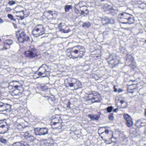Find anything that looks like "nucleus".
<instances>
[{
	"instance_id": "obj_34",
	"label": "nucleus",
	"mask_w": 146,
	"mask_h": 146,
	"mask_svg": "<svg viewBox=\"0 0 146 146\" xmlns=\"http://www.w3.org/2000/svg\"><path fill=\"white\" fill-rule=\"evenodd\" d=\"M146 7V4L144 3H140L139 6V7L142 9H143Z\"/></svg>"
},
{
	"instance_id": "obj_32",
	"label": "nucleus",
	"mask_w": 146,
	"mask_h": 146,
	"mask_svg": "<svg viewBox=\"0 0 146 146\" xmlns=\"http://www.w3.org/2000/svg\"><path fill=\"white\" fill-rule=\"evenodd\" d=\"M21 144L20 146H30L27 143L23 141H21Z\"/></svg>"
},
{
	"instance_id": "obj_55",
	"label": "nucleus",
	"mask_w": 146,
	"mask_h": 146,
	"mask_svg": "<svg viewBox=\"0 0 146 146\" xmlns=\"http://www.w3.org/2000/svg\"><path fill=\"white\" fill-rule=\"evenodd\" d=\"M3 22V20L1 18H0V23H2Z\"/></svg>"
},
{
	"instance_id": "obj_2",
	"label": "nucleus",
	"mask_w": 146,
	"mask_h": 146,
	"mask_svg": "<svg viewBox=\"0 0 146 146\" xmlns=\"http://www.w3.org/2000/svg\"><path fill=\"white\" fill-rule=\"evenodd\" d=\"M64 82L67 88L71 87L72 90H77L82 87L80 81L74 78H66L64 80Z\"/></svg>"
},
{
	"instance_id": "obj_29",
	"label": "nucleus",
	"mask_w": 146,
	"mask_h": 146,
	"mask_svg": "<svg viewBox=\"0 0 146 146\" xmlns=\"http://www.w3.org/2000/svg\"><path fill=\"white\" fill-rule=\"evenodd\" d=\"M113 108V106H111L108 107L106 108V110L108 112L110 113L112 111Z\"/></svg>"
},
{
	"instance_id": "obj_9",
	"label": "nucleus",
	"mask_w": 146,
	"mask_h": 146,
	"mask_svg": "<svg viewBox=\"0 0 146 146\" xmlns=\"http://www.w3.org/2000/svg\"><path fill=\"white\" fill-rule=\"evenodd\" d=\"M123 117L126 121L127 125L129 127H131L133 124V122L130 116L127 114H125L123 115Z\"/></svg>"
},
{
	"instance_id": "obj_11",
	"label": "nucleus",
	"mask_w": 146,
	"mask_h": 146,
	"mask_svg": "<svg viewBox=\"0 0 146 146\" xmlns=\"http://www.w3.org/2000/svg\"><path fill=\"white\" fill-rule=\"evenodd\" d=\"M146 125V120L141 119L138 120L135 122V125L137 127H142Z\"/></svg>"
},
{
	"instance_id": "obj_1",
	"label": "nucleus",
	"mask_w": 146,
	"mask_h": 146,
	"mask_svg": "<svg viewBox=\"0 0 146 146\" xmlns=\"http://www.w3.org/2000/svg\"><path fill=\"white\" fill-rule=\"evenodd\" d=\"M73 49L70 52V58L75 59L78 58H82L84 56L85 49L84 46L78 45L74 46Z\"/></svg>"
},
{
	"instance_id": "obj_58",
	"label": "nucleus",
	"mask_w": 146,
	"mask_h": 146,
	"mask_svg": "<svg viewBox=\"0 0 146 146\" xmlns=\"http://www.w3.org/2000/svg\"><path fill=\"white\" fill-rule=\"evenodd\" d=\"M110 9L111 10H113V7H111L110 8Z\"/></svg>"
},
{
	"instance_id": "obj_56",
	"label": "nucleus",
	"mask_w": 146,
	"mask_h": 146,
	"mask_svg": "<svg viewBox=\"0 0 146 146\" xmlns=\"http://www.w3.org/2000/svg\"><path fill=\"white\" fill-rule=\"evenodd\" d=\"M75 12L76 13H78V12H77V11L78 12V9H75Z\"/></svg>"
},
{
	"instance_id": "obj_22",
	"label": "nucleus",
	"mask_w": 146,
	"mask_h": 146,
	"mask_svg": "<svg viewBox=\"0 0 146 146\" xmlns=\"http://www.w3.org/2000/svg\"><path fill=\"white\" fill-rule=\"evenodd\" d=\"M41 68H43L44 71H46V72H49L50 70L48 69V66L46 64H43L39 68L38 70H39Z\"/></svg>"
},
{
	"instance_id": "obj_57",
	"label": "nucleus",
	"mask_w": 146,
	"mask_h": 146,
	"mask_svg": "<svg viewBox=\"0 0 146 146\" xmlns=\"http://www.w3.org/2000/svg\"><path fill=\"white\" fill-rule=\"evenodd\" d=\"M14 28H15V29H16V28H17V26L16 25H14Z\"/></svg>"
},
{
	"instance_id": "obj_31",
	"label": "nucleus",
	"mask_w": 146,
	"mask_h": 146,
	"mask_svg": "<svg viewBox=\"0 0 146 146\" xmlns=\"http://www.w3.org/2000/svg\"><path fill=\"white\" fill-rule=\"evenodd\" d=\"M100 94L98 93V92H93V100H94V99L96 98L97 97V96L98 95H99Z\"/></svg>"
},
{
	"instance_id": "obj_54",
	"label": "nucleus",
	"mask_w": 146,
	"mask_h": 146,
	"mask_svg": "<svg viewBox=\"0 0 146 146\" xmlns=\"http://www.w3.org/2000/svg\"><path fill=\"white\" fill-rule=\"evenodd\" d=\"M144 114L145 116L146 117V108L145 109L144 111Z\"/></svg>"
},
{
	"instance_id": "obj_62",
	"label": "nucleus",
	"mask_w": 146,
	"mask_h": 146,
	"mask_svg": "<svg viewBox=\"0 0 146 146\" xmlns=\"http://www.w3.org/2000/svg\"><path fill=\"white\" fill-rule=\"evenodd\" d=\"M129 65L130 66H131V65H130V64H129Z\"/></svg>"
},
{
	"instance_id": "obj_60",
	"label": "nucleus",
	"mask_w": 146,
	"mask_h": 146,
	"mask_svg": "<svg viewBox=\"0 0 146 146\" xmlns=\"http://www.w3.org/2000/svg\"><path fill=\"white\" fill-rule=\"evenodd\" d=\"M144 43H146V39L145 40Z\"/></svg>"
},
{
	"instance_id": "obj_27",
	"label": "nucleus",
	"mask_w": 146,
	"mask_h": 146,
	"mask_svg": "<svg viewBox=\"0 0 146 146\" xmlns=\"http://www.w3.org/2000/svg\"><path fill=\"white\" fill-rule=\"evenodd\" d=\"M88 94V100H91L92 102V101L93 100V92H92L91 93H89Z\"/></svg>"
},
{
	"instance_id": "obj_3",
	"label": "nucleus",
	"mask_w": 146,
	"mask_h": 146,
	"mask_svg": "<svg viewBox=\"0 0 146 146\" xmlns=\"http://www.w3.org/2000/svg\"><path fill=\"white\" fill-rule=\"evenodd\" d=\"M118 17L121 21H124L121 22V23L122 24L131 25L133 24L134 22V18L133 15L124 12L119 14Z\"/></svg>"
},
{
	"instance_id": "obj_50",
	"label": "nucleus",
	"mask_w": 146,
	"mask_h": 146,
	"mask_svg": "<svg viewBox=\"0 0 146 146\" xmlns=\"http://www.w3.org/2000/svg\"><path fill=\"white\" fill-rule=\"evenodd\" d=\"M58 121L57 122H53V124L54 125H55L56 124V123H58Z\"/></svg>"
},
{
	"instance_id": "obj_24",
	"label": "nucleus",
	"mask_w": 146,
	"mask_h": 146,
	"mask_svg": "<svg viewBox=\"0 0 146 146\" xmlns=\"http://www.w3.org/2000/svg\"><path fill=\"white\" fill-rule=\"evenodd\" d=\"M73 7L71 5H66L64 7L65 11L66 12H68L69 11L70 9H71Z\"/></svg>"
},
{
	"instance_id": "obj_47",
	"label": "nucleus",
	"mask_w": 146,
	"mask_h": 146,
	"mask_svg": "<svg viewBox=\"0 0 146 146\" xmlns=\"http://www.w3.org/2000/svg\"><path fill=\"white\" fill-rule=\"evenodd\" d=\"M104 132L106 133V134H108L109 132V131L108 129H106L104 131Z\"/></svg>"
},
{
	"instance_id": "obj_16",
	"label": "nucleus",
	"mask_w": 146,
	"mask_h": 146,
	"mask_svg": "<svg viewBox=\"0 0 146 146\" xmlns=\"http://www.w3.org/2000/svg\"><path fill=\"white\" fill-rule=\"evenodd\" d=\"M88 117L90 118L91 120H97L100 118V115H92L91 114H89Z\"/></svg>"
},
{
	"instance_id": "obj_52",
	"label": "nucleus",
	"mask_w": 146,
	"mask_h": 146,
	"mask_svg": "<svg viewBox=\"0 0 146 146\" xmlns=\"http://www.w3.org/2000/svg\"><path fill=\"white\" fill-rule=\"evenodd\" d=\"M85 11H87V12L86 13V15H88V11L87 9H86L85 10Z\"/></svg>"
},
{
	"instance_id": "obj_61",
	"label": "nucleus",
	"mask_w": 146,
	"mask_h": 146,
	"mask_svg": "<svg viewBox=\"0 0 146 146\" xmlns=\"http://www.w3.org/2000/svg\"><path fill=\"white\" fill-rule=\"evenodd\" d=\"M101 138L102 139H103V137L101 136Z\"/></svg>"
},
{
	"instance_id": "obj_6",
	"label": "nucleus",
	"mask_w": 146,
	"mask_h": 146,
	"mask_svg": "<svg viewBox=\"0 0 146 146\" xmlns=\"http://www.w3.org/2000/svg\"><path fill=\"white\" fill-rule=\"evenodd\" d=\"M17 38L20 43H23L29 40V38L24 31H18L16 33Z\"/></svg>"
},
{
	"instance_id": "obj_12",
	"label": "nucleus",
	"mask_w": 146,
	"mask_h": 146,
	"mask_svg": "<svg viewBox=\"0 0 146 146\" xmlns=\"http://www.w3.org/2000/svg\"><path fill=\"white\" fill-rule=\"evenodd\" d=\"M22 89H15L11 91V94L12 96H19L21 94L22 92L21 90Z\"/></svg>"
},
{
	"instance_id": "obj_7",
	"label": "nucleus",
	"mask_w": 146,
	"mask_h": 146,
	"mask_svg": "<svg viewBox=\"0 0 146 146\" xmlns=\"http://www.w3.org/2000/svg\"><path fill=\"white\" fill-rule=\"evenodd\" d=\"M24 54L26 57L29 58L35 57L38 56L37 54V50L34 47L30 48L29 50L26 51Z\"/></svg>"
},
{
	"instance_id": "obj_18",
	"label": "nucleus",
	"mask_w": 146,
	"mask_h": 146,
	"mask_svg": "<svg viewBox=\"0 0 146 146\" xmlns=\"http://www.w3.org/2000/svg\"><path fill=\"white\" fill-rule=\"evenodd\" d=\"M40 131V128L38 127L35 128L34 129V131L35 134L36 136L42 135L41 132Z\"/></svg>"
},
{
	"instance_id": "obj_37",
	"label": "nucleus",
	"mask_w": 146,
	"mask_h": 146,
	"mask_svg": "<svg viewBox=\"0 0 146 146\" xmlns=\"http://www.w3.org/2000/svg\"><path fill=\"white\" fill-rule=\"evenodd\" d=\"M7 17H8L12 20H15V19H14L12 15L11 14H8L7 15Z\"/></svg>"
},
{
	"instance_id": "obj_4",
	"label": "nucleus",
	"mask_w": 146,
	"mask_h": 146,
	"mask_svg": "<svg viewBox=\"0 0 146 146\" xmlns=\"http://www.w3.org/2000/svg\"><path fill=\"white\" fill-rule=\"evenodd\" d=\"M45 29L43 26L39 24L36 25L32 31V34L35 37H38L45 33Z\"/></svg>"
},
{
	"instance_id": "obj_53",
	"label": "nucleus",
	"mask_w": 146,
	"mask_h": 146,
	"mask_svg": "<svg viewBox=\"0 0 146 146\" xmlns=\"http://www.w3.org/2000/svg\"><path fill=\"white\" fill-rule=\"evenodd\" d=\"M104 141V142L106 143L109 144L110 143H108L107 142V140H105V139H103Z\"/></svg>"
},
{
	"instance_id": "obj_40",
	"label": "nucleus",
	"mask_w": 146,
	"mask_h": 146,
	"mask_svg": "<svg viewBox=\"0 0 146 146\" xmlns=\"http://www.w3.org/2000/svg\"><path fill=\"white\" fill-rule=\"evenodd\" d=\"M8 88L9 90H11V89H14V88H15L13 87V85H10L8 87Z\"/></svg>"
},
{
	"instance_id": "obj_35",
	"label": "nucleus",
	"mask_w": 146,
	"mask_h": 146,
	"mask_svg": "<svg viewBox=\"0 0 146 146\" xmlns=\"http://www.w3.org/2000/svg\"><path fill=\"white\" fill-rule=\"evenodd\" d=\"M0 141L1 143H3L5 144L7 143V140L2 137L0 139Z\"/></svg>"
},
{
	"instance_id": "obj_39",
	"label": "nucleus",
	"mask_w": 146,
	"mask_h": 146,
	"mask_svg": "<svg viewBox=\"0 0 146 146\" xmlns=\"http://www.w3.org/2000/svg\"><path fill=\"white\" fill-rule=\"evenodd\" d=\"M60 31H61L63 33H68L70 31L69 29H68L67 30H64V29H62L61 30H60Z\"/></svg>"
},
{
	"instance_id": "obj_45",
	"label": "nucleus",
	"mask_w": 146,
	"mask_h": 146,
	"mask_svg": "<svg viewBox=\"0 0 146 146\" xmlns=\"http://www.w3.org/2000/svg\"><path fill=\"white\" fill-rule=\"evenodd\" d=\"M118 110V108H117L114 109L113 110H113V111L114 112H117Z\"/></svg>"
},
{
	"instance_id": "obj_21",
	"label": "nucleus",
	"mask_w": 146,
	"mask_h": 146,
	"mask_svg": "<svg viewBox=\"0 0 146 146\" xmlns=\"http://www.w3.org/2000/svg\"><path fill=\"white\" fill-rule=\"evenodd\" d=\"M27 140L31 142L34 143L36 142L37 139L33 136L31 135L27 139Z\"/></svg>"
},
{
	"instance_id": "obj_36",
	"label": "nucleus",
	"mask_w": 146,
	"mask_h": 146,
	"mask_svg": "<svg viewBox=\"0 0 146 146\" xmlns=\"http://www.w3.org/2000/svg\"><path fill=\"white\" fill-rule=\"evenodd\" d=\"M47 72H46V71H44L43 72H39L38 73V74L39 76L42 75L43 74H45V75L46 74Z\"/></svg>"
},
{
	"instance_id": "obj_23",
	"label": "nucleus",
	"mask_w": 146,
	"mask_h": 146,
	"mask_svg": "<svg viewBox=\"0 0 146 146\" xmlns=\"http://www.w3.org/2000/svg\"><path fill=\"white\" fill-rule=\"evenodd\" d=\"M91 26V23L89 22H86L84 23L82 26L83 28H88Z\"/></svg>"
},
{
	"instance_id": "obj_46",
	"label": "nucleus",
	"mask_w": 146,
	"mask_h": 146,
	"mask_svg": "<svg viewBox=\"0 0 146 146\" xmlns=\"http://www.w3.org/2000/svg\"><path fill=\"white\" fill-rule=\"evenodd\" d=\"M114 91L115 92H117L118 91V90H117V89H116L115 88V86H114Z\"/></svg>"
},
{
	"instance_id": "obj_64",
	"label": "nucleus",
	"mask_w": 146,
	"mask_h": 146,
	"mask_svg": "<svg viewBox=\"0 0 146 146\" xmlns=\"http://www.w3.org/2000/svg\"><path fill=\"white\" fill-rule=\"evenodd\" d=\"M126 106H125L124 107V108H126Z\"/></svg>"
},
{
	"instance_id": "obj_51",
	"label": "nucleus",
	"mask_w": 146,
	"mask_h": 146,
	"mask_svg": "<svg viewBox=\"0 0 146 146\" xmlns=\"http://www.w3.org/2000/svg\"><path fill=\"white\" fill-rule=\"evenodd\" d=\"M125 102V101H123V100H121V101H120V103H121V104H123V103L124 102Z\"/></svg>"
},
{
	"instance_id": "obj_13",
	"label": "nucleus",
	"mask_w": 146,
	"mask_h": 146,
	"mask_svg": "<svg viewBox=\"0 0 146 146\" xmlns=\"http://www.w3.org/2000/svg\"><path fill=\"white\" fill-rule=\"evenodd\" d=\"M126 61L127 62L130 63L132 66H134V58L130 54H127L126 55Z\"/></svg>"
},
{
	"instance_id": "obj_19",
	"label": "nucleus",
	"mask_w": 146,
	"mask_h": 146,
	"mask_svg": "<svg viewBox=\"0 0 146 146\" xmlns=\"http://www.w3.org/2000/svg\"><path fill=\"white\" fill-rule=\"evenodd\" d=\"M42 135H45L48 133V129L46 127L41 128L40 131Z\"/></svg>"
},
{
	"instance_id": "obj_44",
	"label": "nucleus",
	"mask_w": 146,
	"mask_h": 146,
	"mask_svg": "<svg viewBox=\"0 0 146 146\" xmlns=\"http://www.w3.org/2000/svg\"><path fill=\"white\" fill-rule=\"evenodd\" d=\"M5 127V125L4 124H0V128H4Z\"/></svg>"
},
{
	"instance_id": "obj_10",
	"label": "nucleus",
	"mask_w": 146,
	"mask_h": 146,
	"mask_svg": "<svg viewBox=\"0 0 146 146\" xmlns=\"http://www.w3.org/2000/svg\"><path fill=\"white\" fill-rule=\"evenodd\" d=\"M101 21L102 25H103L108 23L112 24L113 22L112 19H109L106 17L102 18Z\"/></svg>"
},
{
	"instance_id": "obj_8",
	"label": "nucleus",
	"mask_w": 146,
	"mask_h": 146,
	"mask_svg": "<svg viewBox=\"0 0 146 146\" xmlns=\"http://www.w3.org/2000/svg\"><path fill=\"white\" fill-rule=\"evenodd\" d=\"M11 105L7 103L0 102V111L10 112L11 110Z\"/></svg>"
},
{
	"instance_id": "obj_59",
	"label": "nucleus",
	"mask_w": 146,
	"mask_h": 146,
	"mask_svg": "<svg viewBox=\"0 0 146 146\" xmlns=\"http://www.w3.org/2000/svg\"><path fill=\"white\" fill-rule=\"evenodd\" d=\"M103 128H104L105 129L106 128V127H100V129H102Z\"/></svg>"
},
{
	"instance_id": "obj_25",
	"label": "nucleus",
	"mask_w": 146,
	"mask_h": 146,
	"mask_svg": "<svg viewBox=\"0 0 146 146\" xmlns=\"http://www.w3.org/2000/svg\"><path fill=\"white\" fill-rule=\"evenodd\" d=\"M101 98L100 95H98L97 97L95 98L94 100L92 101V103L99 102L101 101Z\"/></svg>"
},
{
	"instance_id": "obj_42",
	"label": "nucleus",
	"mask_w": 146,
	"mask_h": 146,
	"mask_svg": "<svg viewBox=\"0 0 146 146\" xmlns=\"http://www.w3.org/2000/svg\"><path fill=\"white\" fill-rule=\"evenodd\" d=\"M71 104V103L70 101H69L68 104H67L66 107L67 108H70V105Z\"/></svg>"
},
{
	"instance_id": "obj_38",
	"label": "nucleus",
	"mask_w": 146,
	"mask_h": 146,
	"mask_svg": "<svg viewBox=\"0 0 146 146\" xmlns=\"http://www.w3.org/2000/svg\"><path fill=\"white\" fill-rule=\"evenodd\" d=\"M16 2L15 1H9L8 2V4L10 5H13L15 4Z\"/></svg>"
},
{
	"instance_id": "obj_48",
	"label": "nucleus",
	"mask_w": 146,
	"mask_h": 146,
	"mask_svg": "<svg viewBox=\"0 0 146 146\" xmlns=\"http://www.w3.org/2000/svg\"><path fill=\"white\" fill-rule=\"evenodd\" d=\"M123 91V90L122 89L120 88L118 90V92L119 93L122 92Z\"/></svg>"
},
{
	"instance_id": "obj_20",
	"label": "nucleus",
	"mask_w": 146,
	"mask_h": 146,
	"mask_svg": "<svg viewBox=\"0 0 146 146\" xmlns=\"http://www.w3.org/2000/svg\"><path fill=\"white\" fill-rule=\"evenodd\" d=\"M15 11L16 13H22L24 14L23 7L21 6H18L15 8Z\"/></svg>"
},
{
	"instance_id": "obj_5",
	"label": "nucleus",
	"mask_w": 146,
	"mask_h": 146,
	"mask_svg": "<svg viewBox=\"0 0 146 146\" xmlns=\"http://www.w3.org/2000/svg\"><path fill=\"white\" fill-rule=\"evenodd\" d=\"M107 60L109 64L112 65V68L116 67L119 62L118 56L114 53L110 54L109 57L107 58Z\"/></svg>"
},
{
	"instance_id": "obj_43",
	"label": "nucleus",
	"mask_w": 146,
	"mask_h": 146,
	"mask_svg": "<svg viewBox=\"0 0 146 146\" xmlns=\"http://www.w3.org/2000/svg\"><path fill=\"white\" fill-rule=\"evenodd\" d=\"M47 12L50 14H51L52 15V11L49 10Z\"/></svg>"
},
{
	"instance_id": "obj_28",
	"label": "nucleus",
	"mask_w": 146,
	"mask_h": 146,
	"mask_svg": "<svg viewBox=\"0 0 146 146\" xmlns=\"http://www.w3.org/2000/svg\"><path fill=\"white\" fill-rule=\"evenodd\" d=\"M31 135L28 131L26 132L23 133V137L25 139H27Z\"/></svg>"
},
{
	"instance_id": "obj_15",
	"label": "nucleus",
	"mask_w": 146,
	"mask_h": 146,
	"mask_svg": "<svg viewBox=\"0 0 146 146\" xmlns=\"http://www.w3.org/2000/svg\"><path fill=\"white\" fill-rule=\"evenodd\" d=\"M13 86L15 88L22 89L21 85L18 82L16 81H13Z\"/></svg>"
},
{
	"instance_id": "obj_26",
	"label": "nucleus",
	"mask_w": 146,
	"mask_h": 146,
	"mask_svg": "<svg viewBox=\"0 0 146 146\" xmlns=\"http://www.w3.org/2000/svg\"><path fill=\"white\" fill-rule=\"evenodd\" d=\"M40 88L41 90L43 91H46L48 89V86L45 84H42L40 86Z\"/></svg>"
},
{
	"instance_id": "obj_14",
	"label": "nucleus",
	"mask_w": 146,
	"mask_h": 146,
	"mask_svg": "<svg viewBox=\"0 0 146 146\" xmlns=\"http://www.w3.org/2000/svg\"><path fill=\"white\" fill-rule=\"evenodd\" d=\"M13 43V41L11 39L7 40L4 42V46L3 47L4 49H8L10 47V46Z\"/></svg>"
},
{
	"instance_id": "obj_63",
	"label": "nucleus",
	"mask_w": 146,
	"mask_h": 146,
	"mask_svg": "<svg viewBox=\"0 0 146 146\" xmlns=\"http://www.w3.org/2000/svg\"><path fill=\"white\" fill-rule=\"evenodd\" d=\"M19 120H20V119H18L17 120V121H19Z\"/></svg>"
},
{
	"instance_id": "obj_17",
	"label": "nucleus",
	"mask_w": 146,
	"mask_h": 146,
	"mask_svg": "<svg viewBox=\"0 0 146 146\" xmlns=\"http://www.w3.org/2000/svg\"><path fill=\"white\" fill-rule=\"evenodd\" d=\"M17 128L18 129L21 130H22L23 129L26 127L24 123L22 122L17 123Z\"/></svg>"
},
{
	"instance_id": "obj_33",
	"label": "nucleus",
	"mask_w": 146,
	"mask_h": 146,
	"mask_svg": "<svg viewBox=\"0 0 146 146\" xmlns=\"http://www.w3.org/2000/svg\"><path fill=\"white\" fill-rule=\"evenodd\" d=\"M21 142H17L13 143L12 144L13 146H20L21 145Z\"/></svg>"
},
{
	"instance_id": "obj_41",
	"label": "nucleus",
	"mask_w": 146,
	"mask_h": 146,
	"mask_svg": "<svg viewBox=\"0 0 146 146\" xmlns=\"http://www.w3.org/2000/svg\"><path fill=\"white\" fill-rule=\"evenodd\" d=\"M5 11L7 12L8 11H10L11 10V9L10 7H6L5 9Z\"/></svg>"
},
{
	"instance_id": "obj_49",
	"label": "nucleus",
	"mask_w": 146,
	"mask_h": 146,
	"mask_svg": "<svg viewBox=\"0 0 146 146\" xmlns=\"http://www.w3.org/2000/svg\"><path fill=\"white\" fill-rule=\"evenodd\" d=\"M85 11L83 10L81 11V13H80L81 15H82L85 13Z\"/></svg>"
},
{
	"instance_id": "obj_30",
	"label": "nucleus",
	"mask_w": 146,
	"mask_h": 146,
	"mask_svg": "<svg viewBox=\"0 0 146 146\" xmlns=\"http://www.w3.org/2000/svg\"><path fill=\"white\" fill-rule=\"evenodd\" d=\"M110 120L113 121L114 119V117L113 113H111L108 116Z\"/></svg>"
}]
</instances>
